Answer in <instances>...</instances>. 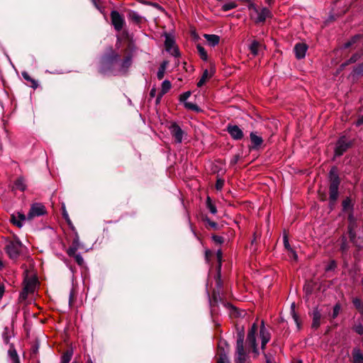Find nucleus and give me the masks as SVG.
<instances>
[{
    "instance_id": "nucleus-1",
    "label": "nucleus",
    "mask_w": 363,
    "mask_h": 363,
    "mask_svg": "<svg viewBox=\"0 0 363 363\" xmlns=\"http://www.w3.org/2000/svg\"><path fill=\"white\" fill-rule=\"evenodd\" d=\"M250 16L256 23H263L267 18L272 17L270 11L267 8H258L255 4L250 3L248 5Z\"/></svg>"
},
{
    "instance_id": "nucleus-2",
    "label": "nucleus",
    "mask_w": 363,
    "mask_h": 363,
    "mask_svg": "<svg viewBox=\"0 0 363 363\" xmlns=\"http://www.w3.org/2000/svg\"><path fill=\"white\" fill-rule=\"evenodd\" d=\"M6 249L9 257L16 259L21 251L22 244L18 240L14 239L8 243Z\"/></svg>"
},
{
    "instance_id": "nucleus-3",
    "label": "nucleus",
    "mask_w": 363,
    "mask_h": 363,
    "mask_svg": "<svg viewBox=\"0 0 363 363\" xmlns=\"http://www.w3.org/2000/svg\"><path fill=\"white\" fill-rule=\"evenodd\" d=\"M36 279L33 275L30 277L27 275L24 279V287L23 291L21 293V297L23 298H26L28 294L34 292L36 288Z\"/></svg>"
},
{
    "instance_id": "nucleus-4",
    "label": "nucleus",
    "mask_w": 363,
    "mask_h": 363,
    "mask_svg": "<svg viewBox=\"0 0 363 363\" xmlns=\"http://www.w3.org/2000/svg\"><path fill=\"white\" fill-rule=\"evenodd\" d=\"M218 363H230L227 357L226 353L228 351V345L225 341L220 340L218 345Z\"/></svg>"
},
{
    "instance_id": "nucleus-5",
    "label": "nucleus",
    "mask_w": 363,
    "mask_h": 363,
    "mask_svg": "<svg viewBox=\"0 0 363 363\" xmlns=\"http://www.w3.org/2000/svg\"><path fill=\"white\" fill-rule=\"evenodd\" d=\"M350 141L344 136L340 138L336 144L335 155L336 156L342 155L350 147Z\"/></svg>"
},
{
    "instance_id": "nucleus-6",
    "label": "nucleus",
    "mask_w": 363,
    "mask_h": 363,
    "mask_svg": "<svg viewBox=\"0 0 363 363\" xmlns=\"http://www.w3.org/2000/svg\"><path fill=\"white\" fill-rule=\"evenodd\" d=\"M246 359V354L243 348V339L240 338L237 341L236 363H244Z\"/></svg>"
},
{
    "instance_id": "nucleus-7",
    "label": "nucleus",
    "mask_w": 363,
    "mask_h": 363,
    "mask_svg": "<svg viewBox=\"0 0 363 363\" xmlns=\"http://www.w3.org/2000/svg\"><path fill=\"white\" fill-rule=\"evenodd\" d=\"M45 213V207L39 203L33 204L28 213L27 218L31 220L36 216H40Z\"/></svg>"
},
{
    "instance_id": "nucleus-8",
    "label": "nucleus",
    "mask_w": 363,
    "mask_h": 363,
    "mask_svg": "<svg viewBox=\"0 0 363 363\" xmlns=\"http://www.w3.org/2000/svg\"><path fill=\"white\" fill-rule=\"evenodd\" d=\"M111 17L115 29L117 30H121L124 23L122 16L118 11H113L111 12Z\"/></svg>"
},
{
    "instance_id": "nucleus-9",
    "label": "nucleus",
    "mask_w": 363,
    "mask_h": 363,
    "mask_svg": "<svg viewBox=\"0 0 363 363\" xmlns=\"http://www.w3.org/2000/svg\"><path fill=\"white\" fill-rule=\"evenodd\" d=\"M164 44L168 52L174 56L178 55V49L175 45L174 40L170 35H166Z\"/></svg>"
},
{
    "instance_id": "nucleus-10",
    "label": "nucleus",
    "mask_w": 363,
    "mask_h": 363,
    "mask_svg": "<svg viewBox=\"0 0 363 363\" xmlns=\"http://www.w3.org/2000/svg\"><path fill=\"white\" fill-rule=\"evenodd\" d=\"M257 330V326L255 323H254L248 333L247 335V342L253 348V352L255 353H257V346H256V340H255V333Z\"/></svg>"
},
{
    "instance_id": "nucleus-11",
    "label": "nucleus",
    "mask_w": 363,
    "mask_h": 363,
    "mask_svg": "<svg viewBox=\"0 0 363 363\" xmlns=\"http://www.w3.org/2000/svg\"><path fill=\"white\" fill-rule=\"evenodd\" d=\"M169 130L175 140L177 143H180L182 141L184 134V132L180 128V127L177 124L173 123L170 125Z\"/></svg>"
},
{
    "instance_id": "nucleus-12",
    "label": "nucleus",
    "mask_w": 363,
    "mask_h": 363,
    "mask_svg": "<svg viewBox=\"0 0 363 363\" xmlns=\"http://www.w3.org/2000/svg\"><path fill=\"white\" fill-rule=\"evenodd\" d=\"M26 218L23 213L17 212L11 215V221L18 228H21Z\"/></svg>"
},
{
    "instance_id": "nucleus-13",
    "label": "nucleus",
    "mask_w": 363,
    "mask_h": 363,
    "mask_svg": "<svg viewBox=\"0 0 363 363\" xmlns=\"http://www.w3.org/2000/svg\"><path fill=\"white\" fill-rule=\"evenodd\" d=\"M227 130L231 137L235 140H240L243 137L242 131L238 125H229Z\"/></svg>"
},
{
    "instance_id": "nucleus-14",
    "label": "nucleus",
    "mask_w": 363,
    "mask_h": 363,
    "mask_svg": "<svg viewBox=\"0 0 363 363\" xmlns=\"http://www.w3.org/2000/svg\"><path fill=\"white\" fill-rule=\"evenodd\" d=\"M308 47L304 43H298L295 45L294 52L298 59H302L305 57Z\"/></svg>"
},
{
    "instance_id": "nucleus-15",
    "label": "nucleus",
    "mask_w": 363,
    "mask_h": 363,
    "mask_svg": "<svg viewBox=\"0 0 363 363\" xmlns=\"http://www.w3.org/2000/svg\"><path fill=\"white\" fill-rule=\"evenodd\" d=\"M259 337L261 338L262 340V348L264 349V346L270 339V335L268 333V331L265 329L263 321L262 322V328L260 329Z\"/></svg>"
},
{
    "instance_id": "nucleus-16",
    "label": "nucleus",
    "mask_w": 363,
    "mask_h": 363,
    "mask_svg": "<svg viewBox=\"0 0 363 363\" xmlns=\"http://www.w3.org/2000/svg\"><path fill=\"white\" fill-rule=\"evenodd\" d=\"M203 37L206 40L208 45L212 47L218 45L220 41V37L217 35L204 34Z\"/></svg>"
},
{
    "instance_id": "nucleus-17",
    "label": "nucleus",
    "mask_w": 363,
    "mask_h": 363,
    "mask_svg": "<svg viewBox=\"0 0 363 363\" xmlns=\"http://www.w3.org/2000/svg\"><path fill=\"white\" fill-rule=\"evenodd\" d=\"M214 73V69L213 68H211L210 71L206 69L203 74H202V77L200 79V80L199 81L198 84H197V86H201L203 84H204V83L208 79H210L213 74Z\"/></svg>"
},
{
    "instance_id": "nucleus-18",
    "label": "nucleus",
    "mask_w": 363,
    "mask_h": 363,
    "mask_svg": "<svg viewBox=\"0 0 363 363\" xmlns=\"http://www.w3.org/2000/svg\"><path fill=\"white\" fill-rule=\"evenodd\" d=\"M338 186L335 183L330 185V199L332 202L336 201L338 196Z\"/></svg>"
},
{
    "instance_id": "nucleus-19",
    "label": "nucleus",
    "mask_w": 363,
    "mask_h": 363,
    "mask_svg": "<svg viewBox=\"0 0 363 363\" xmlns=\"http://www.w3.org/2000/svg\"><path fill=\"white\" fill-rule=\"evenodd\" d=\"M330 184L335 183L336 185H339L340 180L337 174V170L335 167H333L330 172Z\"/></svg>"
},
{
    "instance_id": "nucleus-20",
    "label": "nucleus",
    "mask_w": 363,
    "mask_h": 363,
    "mask_svg": "<svg viewBox=\"0 0 363 363\" xmlns=\"http://www.w3.org/2000/svg\"><path fill=\"white\" fill-rule=\"evenodd\" d=\"M352 358L354 363H363V354L359 349H354Z\"/></svg>"
},
{
    "instance_id": "nucleus-21",
    "label": "nucleus",
    "mask_w": 363,
    "mask_h": 363,
    "mask_svg": "<svg viewBox=\"0 0 363 363\" xmlns=\"http://www.w3.org/2000/svg\"><path fill=\"white\" fill-rule=\"evenodd\" d=\"M321 315L318 310H315L313 313V328H317L320 324Z\"/></svg>"
},
{
    "instance_id": "nucleus-22",
    "label": "nucleus",
    "mask_w": 363,
    "mask_h": 363,
    "mask_svg": "<svg viewBox=\"0 0 363 363\" xmlns=\"http://www.w3.org/2000/svg\"><path fill=\"white\" fill-rule=\"evenodd\" d=\"M26 188L25 179L23 177L18 178L14 183V189L24 191Z\"/></svg>"
},
{
    "instance_id": "nucleus-23",
    "label": "nucleus",
    "mask_w": 363,
    "mask_h": 363,
    "mask_svg": "<svg viewBox=\"0 0 363 363\" xmlns=\"http://www.w3.org/2000/svg\"><path fill=\"white\" fill-rule=\"evenodd\" d=\"M262 47V45L256 40L252 41L250 45V50L254 55H257L259 53V50Z\"/></svg>"
},
{
    "instance_id": "nucleus-24",
    "label": "nucleus",
    "mask_w": 363,
    "mask_h": 363,
    "mask_svg": "<svg viewBox=\"0 0 363 363\" xmlns=\"http://www.w3.org/2000/svg\"><path fill=\"white\" fill-rule=\"evenodd\" d=\"M250 139L252 143L254 144L255 147L259 146L262 143V139L260 136L257 135L254 133L250 134Z\"/></svg>"
},
{
    "instance_id": "nucleus-25",
    "label": "nucleus",
    "mask_w": 363,
    "mask_h": 363,
    "mask_svg": "<svg viewBox=\"0 0 363 363\" xmlns=\"http://www.w3.org/2000/svg\"><path fill=\"white\" fill-rule=\"evenodd\" d=\"M238 6V4L235 1H229V2H227L224 4H223L222 6V10L223 11H230V10H232L235 8H236Z\"/></svg>"
},
{
    "instance_id": "nucleus-26",
    "label": "nucleus",
    "mask_w": 363,
    "mask_h": 363,
    "mask_svg": "<svg viewBox=\"0 0 363 363\" xmlns=\"http://www.w3.org/2000/svg\"><path fill=\"white\" fill-rule=\"evenodd\" d=\"M167 62H164L161 65H160V67L157 73V78L159 79H162L164 76V73H165V70H166V67H167Z\"/></svg>"
},
{
    "instance_id": "nucleus-27",
    "label": "nucleus",
    "mask_w": 363,
    "mask_h": 363,
    "mask_svg": "<svg viewBox=\"0 0 363 363\" xmlns=\"http://www.w3.org/2000/svg\"><path fill=\"white\" fill-rule=\"evenodd\" d=\"M172 85L169 81L164 80L162 84L161 95L166 94L171 88Z\"/></svg>"
},
{
    "instance_id": "nucleus-28",
    "label": "nucleus",
    "mask_w": 363,
    "mask_h": 363,
    "mask_svg": "<svg viewBox=\"0 0 363 363\" xmlns=\"http://www.w3.org/2000/svg\"><path fill=\"white\" fill-rule=\"evenodd\" d=\"M72 352L67 351L62 357L60 363H69L72 359Z\"/></svg>"
},
{
    "instance_id": "nucleus-29",
    "label": "nucleus",
    "mask_w": 363,
    "mask_h": 363,
    "mask_svg": "<svg viewBox=\"0 0 363 363\" xmlns=\"http://www.w3.org/2000/svg\"><path fill=\"white\" fill-rule=\"evenodd\" d=\"M197 50L201 58L203 60H207L208 55L205 49L200 45H197Z\"/></svg>"
},
{
    "instance_id": "nucleus-30",
    "label": "nucleus",
    "mask_w": 363,
    "mask_h": 363,
    "mask_svg": "<svg viewBox=\"0 0 363 363\" xmlns=\"http://www.w3.org/2000/svg\"><path fill=\"white\" fill-rule=\"evenodd\" d=\"M9 354L13 363H19L18 355L15 350H9Z\"/></svg>"
},
{
    "instance_id": "nucleus-31",
    "label": "nucleus",
    "mask_w": 363,
    "mask_h": 363,
    "mask_svg": "<svg viewBox=\"0 0 363 363\" xmlns=\"http://www.w3.org/2000/svg\"><path fill=\"white\" fill-rule=\"evenodd\" d=\"M207 206L211 213L215 214L217 212L216 206L211 202L209 197L207 199Z\"/></svg>"
},
{
    "instance_id": "nucleus-32",
    "label": "nucleus",
    "mask_w": 363,
    "mask_h": 363,
    "mask_svg": "<svg viewBox=\"0 0 363 363\" xmlns=\"http://www.w3.org/2000/svg\"><path fill=\"white\" fill-rule=\"evenodd\" d=\"M184 106L186 108L190 109V110H194L196 111H199V110L198 106L196 104L191 103V102H185Z\"/></svg>"
},
{
    "instance_id": "nucleus-33",
    "label": "nucleus",
    "mask_w": 363,
    "mask_h": 363,
    "mask_svg": "<svg viewBox=\"0 0 363 363\" xmlns=\"http://www.w3.org/2000/svg\"><path fill=\"white\" fill-rule=\"evenodd\" d=\"M294 308H295V304L294 303H292L291 305V313H292V316H293V318L295 321V323H296L297 325V327L299 328L300 325H299V321H298V316L295 313V311H294Z\"/></svg>"
},
{
    "instance_id": "nucleus-34",
    "label": "nucleus",
    "mask_w": 363,
    "mask_h": 363,
    "mask_svg": "<svg viewBox=\"0 0 363 363\" xmlns=\"http://www.w3.org/2000/svg\"><path fill=\"white\" fill-rule=\"evenodd\" d=\"M340 311V306L337 304L335 305L333 308V318H336L338 315Z\"/></svg>"
},
{
    "instance_id": "nucleus-35",
    "label": "nucleus",
    "mask_w": 363,
    "mask_h": 363,
    "mask_svg": "<svg viewBox=\"0 0 363 363\" xmlns=\"http://www.w3.org/2000/svg\"><path fill=\"white\" fill-rule=\"evenodd\" d=\"M224 185V181L221 179H218L216 184V188L218 190H220Z\"/></svg>"
},
{
    "instance_id": "nucleus-36",
    "label": "nucleus",
    "mask_w": 363,
    "mask_h": 363,
    "mask_svg": "<svg viewBox=\"0 0 363 363\" xmlns=\"http://www.w3.org/2000/svg\"><path fill=\"white\" fill-rule=\"evenodd\" d=\"M191 95V93L190 91H186L185 93H184L182 95H181L180 96V100L182 101H185Z\"/></svg>"
},
{
    "instance_id": "nucleus-37",
    "label": "nucleus",
    "mask_w": 363,
    "mask_h": 363,
    "mask_svg": "<svg viewBox=\"0 0 363 363\" xmlns=\"http://www.w3.org/2000/svg\"><path fill=\"white\" fill-rule=\"evenodd\" d=\"M74 259L76 260V262L79 264V265H82L84 262V259L82 258V257L79 255H74Z\"/></svg>"
},
{
    "instance_id": "nucleus-38",
    "label": "nucleus",
    "mask_w": 363,
    "mask_h": 363,
    "mask_svg": "<svg viewBox=\"0 0 363 363\" xmlns=\"http://www.w3.org/2000/svg\"><path fill=\"white\" fill-rule=\"evenodd\" d=\"M354 330L359 335L363 334V326L362 325H357L354 327Z\"/></svg>"
},
{
    "instance_id": "nucleus-39",
    "label": "nucleus",
    "mask_w": 363,
    "mask_h": 363,
    "mask_svg": "<svg viewBox=\"0 0 363 363\" xmlns=\"http://www.w3.org/2000/svg\"><path fill=\"white\" fill-rule=\"evenodd\" d=\"M289 256L294 259V260H296L297 259V255L296 254V252L293 250V249H290V250L289 251Z\"/></svg>"
},
{
    "instance_id": "nucleus-40",
    "label": "nucleus",
    "mask_w": 363,
    "mask_h": 363,
    "mask_svg": "<svg viewBox=\"0 0 363 363\" xmlns=\"http://www.w3.org/2000/svg\"><path fill=\"white\" fill-rule=\"evenodd\" d=\"M353 303L354 305L357 308H360L361 306H362V302L358 298H354L353 300Z\"/></svg>"
},
{
    "instance_id": "nucleus-41",
    "label": "nucleus",
    "mask_w": 363,
    "mask_h": 363,
    "mask_svg": "<svg viewBox=\"0 0 363 363\" xmlns=\"http://www.w3.org/2000/svg\"><path fill=\"white\" fill-rule=\"evenodd\" d=\"M342 204L344 209H347L350 207V201L349 199L345 200Z\"/></svg>"
},
{
    "instance_id": "nucleus-42",
    "label": "nucleus",
    "mask_w": 363,
    "mask_h": 363,
    "mask_svg": "<svg viewBox=\"0 0 363 363\" xmlns=\"http://www.w3.org/2000/svg\"><path fill=\"white\" fill-rule=\"evenodd\" d=\"M67 253L69 256H73L74 257V255H76V249L75 248H69L68 250H67Z\"/></svg>"
},
{
    "instance_id": "nucleus-43",
    "label": "nucleus",
    "mask_w": 363,
    "mask_h": 363,
    "mask_svg": "<svg viewBox=\"0 0 363 363\" xmlns=\"http://www.w3.org/2000/svg\"><path fill=\"white\" fill-rule=\"evenodd\" d=\"M213 239L215 242L218 243H221L223 242V238L220 236L214 235L213 236Z\"/></svg>"
},
{
    "instance_id": "nucleus-44",
    "label": "nucleus",
    "mask_w": 363,
    "mask_h": 363,
    "mask_svg": "<svg viewBox=\"0 0 363 363\" xmlns=\"http://www.w3.org/2000/svg\"><path fill=\"white\" fill-rule=\"evenodd\" d=\"M284 246H285V247L288 250V251H289V250H290V249H291V248L290 247V245H289V241H288L287 238H286V236H284Z\"/></svg>"
},
{
    "instance_id": "nucleus-45",
    "label": "nucleus",
    "mask_w": 363,
    "mask_h": 363,
    "mask_svg": "<svg viewBox=\"0 0 363 363\" xmlns=\"http://www.w3.org/2000/svg\"><path fill=\"white\" fill-rule=\"evenodd\" d=\"M207 223H208V224L211 228H214V229H216V228H217L218 225H217V223H216L213 222V221H211V220H207Z\"/></svg>"
},
{
    "instance_id": "nucleus-46",
    "label": "nucleus",
    "mask_w": 363,
    "mask_h": 363,
    "mask_svg": "<svg viewBox=\"0 0 363 363\" xmlns=\"http://www.w3.org/2000/svg\"><path fill=\"white\" fill-rule=\"evenodd\" d=\"M5 291V286L3 284H0V299L2 298Z\"/></svg>"
},
{
    "instance_id": "nucleus-47",
    "label": "nucleus",
    "mask_w": 363,
    "mask_h": 363,
    "mask_svg": "<svg viewBox=\"0 0 363 363\" xmlns=\"http://www.w3.org/2000/svg\"><path fill=\"white\" fill-rule=\"evenodd\" d=\"M131 18L135 20L136 21H139L140 19V17L138 14H136V13H133L131 15Z\"/></svg>"
},
{
    "instance_id": "nucleus-48",
    "label": "nucleus",
    "mask_w": 363,
    "mask_h": 363,
    "mask_svg": "<svg viewBox=\"0 0 363 363\" xmlns=\"http://www.w3.org/2000/svg\"><path fill=\"white\" fill-rule=\"evenodd\" d=\"M359 38V36H356V37H354V38L351 40V42L347 43L345 45V46H346V47H349V46H350V45H351L352 43H354L355 42V40H356L357 38Z\"/></svg>"
},
{
    "instance_id": "nucleus-49",
    "label": "nucleus",
    "mask_w": 363,
    "mask_h": 363,
    "mask_svg": "<svg viewBox=\"0 0 363 363\" xmlns=\"http://www.w3.org/2000/svg\"><path fill=\"white\" fill-rule=\"evenodd\" d=\"M357 60V55H353L350 59V62H355Z\"/></svg>"
},
{
    "instance_id": "nucleus-50",
    "label": "nucleus",
    "mask_w": 363,
    "mask_h": 363,
    "mask_svg": "<svg viewBox=\"0 0 363 363\" xmlns=\"http://www.w3.org/2000/svg\"><path fill=\"white\" fill-rule=\"evenodd\" d=\"M221 257H222V253L220 250H218L217 252V258H218L219 262H220V261H221Z\"/></svg>"
},
{
    "instance_id": "nucleus-51",
    "label": "nucleus",
    "mask_w": 363,
    "mask_h": 363,
    "mask_svg": "<svg viewBox=\"0 0 363 363\" xmlns=\"http://www.w3.org/2000/svg\"><path fill=\"white\" fill-rule=\"evenodd\" d=\"M335 267V262H332L331 264H330V266H328L327 267V270H330L332 269L333 268H334Z\"/></svg>"
},
{
    "instance_id": "nucleus-52",
    "label": "nucleus",
    "mask_w": 363,
    "mask_h": 363,
    "mask_svg": "<svg viewBox=\"0 0 363 363\" xmlns=\"http://www.w3.org/2000/svg\"><path fill=\"white\" fill-rule=\"evenodd\" d=\"M362 123H363V116L357 120V125H360Z\"/></svg>"
},
{
    "instance_id": "nucleus-53",
    "label": "nucleus",
    "mask_w": 363,
    "mask_h": 363,
    "mask_svg": "<svg viewBox=\"0 0 363 363\" xmlns=\"http://www.w3.org/2000/svg\"><path fill=\"white\" fill-rule=\"evenodd\" d=\"M238 159H239V156L235 155L232 160V163L235 164L238 162Z\"/></svg>"
},
{
    "instance_id": "nucleus-54",
    "label": "nucleus",
    "mask_w": 363,
    "mask_h": 363,
    "mask_svg": "<svg viewBox=\"0 0 363 363\" xmlns=\"http://www.w3.org/2000/svg\"><path fill=\"white\" fill-rule=\"evenodd\" d=\"M22 75H23V77H24V79H27V80H28V79H29V76H28V74L27 73L23 72V73L22 74Z\"/></svg>"
},
{
    "instance_id": "nucleus-55",
    "label": "nucleus",
    "mask_w": 363,
    "mask_h": 363,
    "mask_svg": "<svg viewBox=\"0 0 363 363\" xmlns=\"http://www.w3.org/2000/svg\"><path fill=\"white\" fill-rule=\"evenodd\" d=\"M63 216L66 219H68V214H67V211H65V209L63 210Z\"/></svg>"
},
{
    "instance_id": "nucleus-56",
    "label": "nucleus",
    "mask_w": 363,
    "mask_h": 363,
    "mask_svg": "<svg viewBox=\"0 0 363 363\" xmlns=\"http://www.w3.org/2000/svg\"><path fill=\"white\" fill-rule=\"evenodd\" d=\"M155 89H152L150 91V95L152 97H153L155 96Z\"/></svg>"
},
{
    "instance_id": "nucleus-57",
    "label": "nucleus",
    "mask_w": 363,
    "mask_h": 363,
    "mask_svg": "<svg viewBox=\"0 0 363 363\" xmlns=\"http://www.w3.org/2000/svg\"><path fill=\"white\" fill-rule=\"evenodd\" d=\"M350 234L351 238H352L353 234H352V229H350Z\"/></svg>"
},
{
    "instance_id": "nucleus-58",
    "label": "nucleus",
    "mask_w": 363,
    "mask_h": 363,
    "mask_svg": "<svg viewBox=\"0 0 363 363\" xmlns=\"http://www.w3.org/2000/svg\"><path fill=\"white\" fill-rule=\"evenodd\" d=\"M293 363H302V362L300 360H296Z\"/></svg>"
},
{
    "instance_id": "nucleus-59",
    "label": "nucleus",
    "mask_w": 363,
    "mask_h": 363,
    "mask_svg": "<svg viewBox=\"0 0 363 363\" xmlns=\"http://www.w3.org/2000/svg\"><path fill=\"white\" fill-rule=\"evenodd\" d=\"M3 267V263L0 260V269H1Z\"/></svg>"
},
{
    "instance_id": "nucleus-60",
    "label": "nucleus",
    "mask_w": 363,
    "mask_h": 363,
    "mask_svg": "<svg viewBox=\"0 0 363 363\" xmlns=\"http://www.w3.org/2000/svg\"><path fill=\"white\" fill-rule=\"evenodd\" d=\"M342 250H345V245H342Z\"/></svg>"
},
{
    "instance_id": "nucleus-61",
    "label": "nucleus",
    "mask_w": 363,
    "mask_h": 363,
    "mask_svg": "<svg viewBox=\"0 0 363 363\" xmlns=\"http://www.w3.org/2000/svg\"><path fill=\"white\" fill-rule=\"evenodd\" d=\"M267 2L269 3L271 0H266Z\"/></svg>"
},
{
    "instance_id": "nucleus-62",
    "label": "nucleus",
    "mask_w": 363,
    "mask_h": 363,
    "mask_svg": "<svg viewBox=\"0 0 363 363\" xmlns=\"http://www.w3.org/2000/svg\"><path fill=\"white\" fill-rule=\"evenodd\" d=\"M94 1V4H96V1H95V0H93Z\"/></svg>"
}]
</instances>
